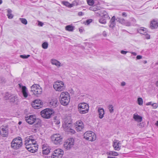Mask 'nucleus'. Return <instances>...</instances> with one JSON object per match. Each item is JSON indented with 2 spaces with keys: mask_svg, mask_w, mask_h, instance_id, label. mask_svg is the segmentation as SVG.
<instances>
[{
  "mask_svg": "<svg viewBox=\"0 0 158 158\" xmlns=\"http://www.w3.org/2000/svg\"><path fill=\"white\" fill-rule=\"evenodd\" d=\"M23 145L22 140L20 137L14 138L11 143V148L17 150L21 148Z\"/></svg>",
  "mask_w": 158,
  "mask_h": 158,
  "instance_id": "nucleus-1",
  "label": "nucleus"
},
{
  "mask_svg": "<svg viewBox=\"0 0 158 158\" xmlns=\"http://www.w3.org/2000/svg\"><path fill=\"white\" fill-rule=\"evenodd\" d=\"M97 13L101 17L99 19L100 23L102 24H105L106 23V20L110 19L107 12L105 10L98 11Z\"/></svg>",
  "mask_w": 158,
  "mask_h": 158,
  "instance_id": "nucleus-2",
  "label": "nucleus"
},
{
  "mask_svg": "<svg viewBox=\"0 0 158 158\" xmlns=\"http://www.w3.org/2000/svg\"><path fill=\"white\" fill-rule=\"evenodd\" d=\"M89 106L88 104L85 102L79 103L78 106L79 113L81 114L87 113L89 110Z\"/></svg>",
  "mask_w": 158,
  "mask_h": 158,
  "instance_id": "nucleus-3",
  "label": "nucleus"
},
{
  "mask_svg": "<svg viewBox=\"0 0 158 158\" xmlns=\"http://www.w3.org/2000/svg\"><path fill=\"white\" fill-rule=\"evenodd\" d=\"M53 87L55 90L58 92L64 90L65 87L64 82L61 81H57L55 82Z\"/></svg>",
  "mask_w": 158,
  "mask_h": 158,
  "instance_id": "nucleus-4",
  "label": "nucleus"
},
{
  "mask_svg": "<svg viewBox=\"0 0 158 158\" xmlns=\"http://www.w3.org/2000/svg\"><path fill=\"white\" fill-rule=\"evenodd\" d=\"M52 141L55 144H60L62 141V137L59 134H55L51 136Z\"/></svg>",
  "mask_w": 158,
  "mask_h": 158,
  "instance_id": "nucleus-5",
  "label": "nucleus"
},
{
  "mask_svg": "<svg viewBox=\"0 0 158 158\" xmlns=\"http://www.w3.org/2000/svg\"><path fill=\"white\" fill-rule=\"evenodd\" d=\"M84 138L87 140L93 141L96 139V135L94 133L90 131H87L83 135Z\"/></svg>",
  "mask_w": 158,
  "mask_h": 158,
  "instance_id": "nucleus-6",
  "label": "nucleus"
},
{
  "mask_svg": "<svg viewBox=\"0 0 158 158\" xmlns=\"http://www.w3.org/2000/svg\"><path fill=\"white\" fill-rule=\"evenodd\" d=\"M53 113L52 110L48 108H46L40 112V115L42 117L45 118H49Z\"/></svg>",
  "mask_w": 158,
  "mask_h": 158,
  "instance_id": "nucleus-7",
  "label": "nucleus"
},
{
  "mask_svg": "<svg viewBox=\"0 0 158 158\" xmlns=\"http://www.w3.org/2000/svg\"><path fill=\"white\" fill-rule=\"evenodd\" d=\"M74 140L73 138L67 139L64 142V148L67 149H70L72 148L74 144Z\"/></svg>",
  "mask_w": 158,
  "mask_h": 158,
  "instance_id": "nucleus-8",
  "label": "nucleus"
},
{
  "mask_svg": "<svg viewBox=\"0 0 158 158\" xmlns=\"http://www.w3.org/2000/svg\"><path fill=\"white\" fill-rule=\"evenodd\" d=\"M32 138V136H31L29 137H26L25 138V145L27 149H29V147L33 145L34 143H36L35 140Z\"/></svg>",
  "mask_w": 158,
  "mask_h": 158,
  "instance_id": "nucleus-9",
  "label": "nucleus"
},
{
  "mask_svg": "<svg viewBox=\"0 0 158 158\" xmlns=\"http://www.w3.org/2000/svg\"><path fill=\"white\" fill-rule=\"evenodd\" d=\"M45 141L44 140L42 139V149H43V154L44 155H47L50 152V148L48 146L46 143H45Z\"/></svg>",
  "mask_w": 158,
  "mask_h": 158,
  "instance_id": "nucleus-10",
  "label": "nucleus"
},
{
  "mask_svg": "<svg viewBox=\"0 0 158 158\" xmlns=\"http://www.w3.org/2000/svg\"><path fill=\"white\" fill-rule=\"evenodd\" d=\"M64 153L63 151L60 149H57L54 150L52 155V158H61Z\"/></svg>",
  "mask_w": 158,
  "mask_h": 158,
  "instance_id": "nucleus-11",
  "label": "nucleus"
},
{
  "mask_svg": "<svg viewBox=\"0 0 158 158\" xmlns=\"http://www.w3.org/2000/svg\"><path fill=\"white\" fill-rule=\"evenodd\" d=\"M36 117L35 115H29L25 117L26 121L30 124H33L36 120Z\"/></svg>",
  "mask_w": 158,
  "mask_h": 158,
  "instance_id": "nucleus-12",
  "label": "nucleus"
},
{
  "mask_svg": "<svg viewBox=\"0 0 158 158\" xmlns=\"http://www.w3.org/2000/svg\"><path fill=\"white\" fill-rule=\"evenodd\" d=\"M39 85L36 84L33 85L31 87V91L33 92L34 94L37 97L39 96Z\"/></svg>",
  "mask_w": 158,
  "mask_h": 158,
  "instance_id": "nucleus-13",
  "label": "nucleus"
},
{
  "mask_svg": "<svg viewBox=\"0 0 158 158\" xmlns=\"http://www.w3.org/2000/svg\"><path fill=\"white\" fill-rule=\"evenodd\" d=\"M62 126L64 130L66 131H68L72 127V123L70 121H65L63 123Z\"/></svg>",
  "mask_w": 158,
  "mask_h": 158,
  "instance_id": "nucleus-14",
  "label": "nucleus"
},
{
  "mask_svg": "<svg viewBox=\"0 0 158 158\" xmlns=\"http://www.w3.org/2000/svg\"><path fill=\"white\" fill-rule=\"evenodd\" d=\"M76 126V129L77 131H81L84 127L83 123L81 120L77 121Z\"/></svg>",
  "mask_w": 158,
  "mask_h": 158,
  "instance_id": "nucleus-15",
  "label": "nucleus"
},
{
  "mask_svg": "<svg viewBox=\"0 0 158 158\" xmlns=\"http://www.w3.org/2000/svg\"><path fill=\"white\" fill-rule=\"evenodd\" d=\"M50 62L52 64L55 65L57 68H59L60 67L62 66L63 65V64H62L59 61L54 59H51L50 60Z\"/></svg>",
  "mask_w": 158,
  "mask_h": 158,
  "instance_id": "nucleus-16",
  "label": "nucleus"
},
{
  "mask_svg": "<svg viewBox=\"0 0 158 158\" xmlns=\"http://www.w3.org/2000/svg\"><path fill=\"white\" fill-rule=\"evenodd\" d=\"M20 88L21 89L22 91L24 97L25 98L27 97L28 94L27 93V89L25 86H22L21 84H19Z\"/></svg>",
  "mask_w": 158,
  "mask_h": 158,
  "instance_id": "nucleus-17",
  "label": "nucleus"
},
{
  "mask_svg": "<svg viewBox=\"0 0 158 158\" xmlns=\"http://www.w3.org/2000/svg\"><path fill=\"white\" fill-rule=\"evenodd\" d=\"M70 100V98H65L60 99L61 104L63 106H66L68 104Z\"/></svg>",
  "mask_w": 158,
  "mask_h": 158,
  "instance_id": "nucleus-18",
  "label": "nucleus"
},
{
  "mask_svg": "<svg viewBox=\"0 0 158 158\" xmlns=\"http://www.w3.org/2000/svg\"><path fill=\"white\" fill-rule=\"evenodd\" d=\"M36 145L35 143L33 144L32 146H31L29 147V149H27L29 151L32 153L35 152L38 150V145Z\"/></svg>",
  "mask_w": 158,
  "mask_h": 158,
  "instance_id": "nucleus-19",
  "label": "nucleus"
},
{
  "mask_svg": "<svg viewBox=\"0 0 158 158\" xmlns=\"http://www.w3.org/2000/svg\"><path fill=\"white\" fill-rule=\"evenodd\" d=\"M120 142V141L116 140L113 143V147L115 150L119 151L120 149V146H119L121 144Z\"/></svg>",
  "mask_w": 158,
  "mask_h": 158,
  "instance_id": "nucleus-20",
  "label": "nucleus"
},
{
  "mask_svg": "<svg viewBox=\"0 0 158 158\" xmlns=\"http://www.w3.org/2000/svg\"><path fill=\"white\" fill-rule=\"evenodd\" d=\"M116 19L115 17L114 16L111 18L109 22V27H110L113 28L115 27L116 25L115 20Z\"/></svg>",
  "mask_w": 158,
  "mask_h": 158,
  "instance_id": "nucleus-21",
  "label": "nucleus"
},
{
  "mask_svg": "<svg viewBox=\"0 0 158 158\" xmlns=\"http://www.w3.org/2000/svg\"><path fill=\"white\" fill-rule=\"evenodd\" d=\"M158 26V22L155 20H153L151 22L150 28L152 29L156 28Z\"/></svg>",
  "mask_w": 158,
  "mask_h": 158,
  "instance_id": "nucleus-22",
  "label": "nucleus"
},
{
  "mask_svg": "<svg viewBox=\"0 0 158 158\" xmlns=\"http://www.w3.org/2000/svg\"><path fill=\"white\" fill-rule=\"evenodd\" d=\"M11 102L14 103L15 104H17L19 102V100L18 98V97L16 96L11 95L9 99Z\"/></svg>",
  "mask_w": 158,
  "mask_h": 158,
  "instance_id": "nucleus-23",
  "label": "nucleus"
},
{
  "mask_svg": "<svg viewBox=\"0 0 158 158\" xmlns=\"http://www.w3.org/2000/svg\"><path fill=\"white\" fill-rule=\"evenodd\" d=\"M133 118L135 121L138 122H141L142 120V117L138 115L137 113H135L133 114Z\"/></svg>",
  "mask_w": 158,
  "mask_h": 158,
  "instance_id": "nucleus-24",
  "label": "nucleus"
},
{
  "mask_svg": "<svg viewBox=\"0 0 158 158\" xmlns=\"http://www.w3.org/2000/svg\"><path fill=\"white\" fill-rule=\"evenodd\" d=\"M58 102L56 99H52L49 103V106L50 107H55L57 106Z\"/></svg>",
  "mask_w": 158,
  "mask_h": 158,
  "instance_id": "nucleus-25",
  "label": "nucleus"
},
{
  "mask_svg": "<svg viewBox=\"0 0 158 158\" xmlns=\"http://www.w3.org/2000/svg\"><path fill=\"white\" fill-rule=\"evenodd\" d=\"M67 97L70 98L69 93L67 92H63L60 95V99L65 98Z\"/></svg>",
  "mask_w": 158,
  "mask_h": 158,
  "instance_id": "nucleus-26",
  "label": "nucleus"
},
{
  "mask_svg": "<svg viewBox=\"0 0 158 158\" xmlns=\"http://www.w3.org/2000/svg\"><path fill=\"white\" fill-rule=\"evenodd\" d=\"M98 111L99 113V118L101 119L102 118L104 114V110L102 108H99L98 109Z\"/></svg>",
  "mask_w": 158,
  "mask_h": 158,
  "instance_id": "nucleus-27",
  "label": "nucleus"
},
{
  "mask_svg": "<svg viewBox=\"0 0 158 158\" xmlns=\"http://www.w3.org/2000/svg\"><path fill=\"white\" fill-rule=\"evenodd\" d=\"M74 28V26L71 25H69L66 26L65 27V29L66 31H73Z\"/></svg>",
  "mask_w": 158,
  "mask_h": 158,
  "instance_id": "nucleus-28",
  "label": "nucleus"
},
{
  "mask_svg": "<svg viewBox=\"0 0 158 158\" xmlns=\"http://www.w3.org/2000/svg\"><path fill=\"white\" fill-rule=\"evenodd\" d=\"M138 31L141 34L144 35L147 33V29L146 28L141 27L138 30Z\"/></svg>",
  "mask_w": 158,
  "mask_h": 158,
  "instance_id": "nucleus-29",
  "label": "nucleus"
},
{
  "mask_svg": "<svg viewBox=\"0 0 158 158\" xmlns=\"http://www.w3.org/2000/svg\"><path fill=\"white\" fill-rule=\"evenodd\" d=\"M7 16L8 18L9 19H11L13 18V15L11 13L12 12V10L10 9H8L7 10Z\"/></svg>",
  "mask_w": 158,
  "mask_h": 158,
  "instance_id": "nucleus-30",
  "label": "nucleus"
},
{
  "mask_svg": "<svg viewBox=\"0 0 158 158\" xmlns=\"http://www.w3.org/2000/svg\"><path fill=\"white\" fill-rule=\"evenodd\" d=\"M106 154L108 155L112 156H118V153L114 151H110L109 152H107Z\"/></svg>",
  "mask_w": 158,
  "mask_h": 158,
  "instance_id": "nucleus-31",
  "label": "nucleus"
},
{
  "mask_svg": "<svg viewBox=\"0 0 158 158\" xmlns=\"http://www.w3.org/2000/svg\"><path fill=\"white\" fill-rule=\"evenodd\" d=\"M89 10L93 11H96L99 10V8L98 6H93L89 7Z\"/></svg>",
  "mask_w": 158,
  "mask_h": 158,
  "instance_id": "nucleus-32",
  "label": "nucleus"
},
{
  "mask_svg": "<svg viewBox=\"0 0 158 158\" xmlns=\"http://www.w3.org/2000/svg\"><path fill=\"white\" fill-rule=\"evenodd\" d=\"M116 20L119 23H121L122 24H124L125 22V20L124 19H121L119 18H117L116 19Z\"/></svg>",
  "mask_w": 158,
  "mask_h": 158,
  "instance_id": "nucleus-33",
  "label": "nucleus"
},
{
  "mask_svg": "<svg viewBox=\"0 0 158 158\" xmlns=\"http://www.w3.org/2000/svg\"><path fill=\"white\" fill-rule=\"evenodd\" d=\"M62 3L64 6L69 7H72V5L67 2L63 1L62 2Z\"/></svg>",
  "mask_w": 158,
  "mask_h": 158,
  "instance_id": "nucleus-34",
  "label": "nucleus"
},
{
  "mask_svg": "<svg viewBox=\"0 0 158 158\" xmlns=\"http://www.w3.org/2000/svg\"><path fill=\"white\" fill-rule=\"evenodd\" d=\"M42 47L43 48L46 49L48 48V44L47 42H44L42 45Z\"/></svg>",
  "mask_w": 158,
  "mask_h": 158,
  "instance_id": "nucleus-35",
  "label": "nucleus"
},
{
  "mask_svg": "<svg viewBox=\"0 0 158 158\" xmlns=\"http://www.w3.org/2000/svg\"><path fill=\"white\" fill-rule=\"evenodd\" d=\"M19 19L22 23L25 25H26L27 24V21L26 19L20 18Z\"/></svg>",
  "mask_w": 158,
  "mask_h": 158,
  "instance_id": "nucleus-36",
  "label": "nucleus"
},
{
  "mask_svg": "<svg viewBox=\"0 0 158 158\" xmlns=\"http://www.w3.org/2000/svg\"><path fill=\"white\" fill-rule=\"evenodd\" d=\"M31 105L35 109H39L40 107L39 104H35L34 103H32Z\"/></svg>",
  "mask_w": 158,
  "mask_h": 158,
  "instance_id": "nucleus-37",
  "label": "nucleus"
},
{
  "mask_svg": "<svg viewBox=\"0 0 158 158\" xmlns=\"http://www.w3.org/2000/svg\"><path fill=\"white\" fill-rule=\"evenodd\" d=\"M138 103L139 105H142L143 104V100L142 98H138Z\"/></svg>",
  "mask_w": 158,
  "mask_h": 158,
  "instance_id": "nucleus-38",
  "label": "nucleus"
},
{
  "mask_svg": "<svg viewBox=\"0 0 158 158\" xmlns=\"http://www.w3.org/2000/svg\"><path fill=\"white\" fill-rule=\"evenodd\" d=\"M88 4L90 6H92L94 3L93 0H87Z\"/></svg>",
  "mask_w": 158,
  "mask_h": 158,
  "instance_id": "nucleus-39",
  "label": "nucleus"
},
{
  "mask_svg": "<svg viewBox=\"0 0 158 158\" xmlns=\"http://www.w3.org/2000/svg\"><path fill=\"white\" fill-rule=\"evenodd\" d=\"M109 110L110 113L113 112L114 111L113 107L112 105H109L108 106Z\"/></svg>",
  "mask_w": 158,
  "mask_h": 158,
  "instance_id": "nucleus-40",
  "label": "nucleus"
},
{
  "mask_svg": "<svg viewBox=\"0 0 158 158\" xmlns=\"http://www.w3.org/2000/svg\"><path fill=\"white\" fill-rule=\"evenodd\" d=\"M92 21V19H89L86 20L85 22H84V23L85 25H88Z\"/></svg>",
  "mask_w": 158,
  "mask_h": 158,
  "instance_id": "nucleus-41",
  "label": "nucleus"
},
{
  "mask_svg": "<svg viewBox=\"0 0 158 158\" xmlns=\"http://www.w3.org/2000/svg\"><path fill=\"white\" fill-rule=\"evenodd\" d=\"M11 96V95L10 94L8 93H6L5 94V98L6 99H10Z\"/></svg>",
  "mask_w": 158,
  "mask_h": 158,
  "instance_id": "nucleus-42",
  "label": "nucleus"
},
{
  "mask_svg": "<svg viewBox=\"0 0 158 158\" xmlns=\"http://www.w3.org/2000/svg\"><path fill=\"white\" fill-rule=\"evenodd\" d=\"M72 7L74 6H77L78 5V2L77 0L73 1L72 4H71Z\"/></svg>",
  "mask_w": 158,
  "mask_h": 158,
  "instance_id": "nucleus-43",
  "label": "nucleus"
},
{
  "mask_svg": "<svg viewBox=\"0 0 158 158\" xmlns=\"http://www.w3.org/2000/svg\"><path fill=\"white\" fill-rule=\"evenodd\" d=\"M30 55H20V57L23 59H27L28 58Z\"/></svg>",
  "mask_w": 158,
  "mask_h": 158,
  "instance_id": "nucleus-44",
  "label": "nucleus"
},
{
  "mask_svg": "<svg viewBox=\"0 0 158 158\" xmlns=\"http://www.w3.org/2000/svg\"><path fill=\"white\" fill-rule=\"evenodd\" d=\"M123 25L127 26H130L131 25V23L129 22L125 21Z\"/></svg>",
  "mask_w": 158,
  "mask_h": 158,
  "instance_id": "nucleus-45",
  "label": "nucleus"
},
{
  "mask_svg": "<svg viewBox=\"0 0 158 158\" xmlns=\"http://www.w3.org/2000/svg\"><path fill=\"white\" fill-rule=\"evenodd\" d=\"M2 135L3 137H6L8 134V131L6 130H5L4 132H2Z\"/></svg>",
  "mask_w": 158,
  "mask_h": 158,
  "instance_id": "nucleus-46",
  "label": "nucleus"
},
{
  "mask_svg": "<svg viewBox=\"0 0 158 158\" xmlns=\"http://www.w3.org/2000/svg\"><path fill=\"white\" fill-rule=\"evenodd\" d=\"M158 106V105L156 103H154L152 104V106L154 109H156L157 108Z\"/></svg>",
  "mask_w": 158,
  "mask_h": 158,
  "instance_id": "nucleus-47",
  "label": "nucleus"
},
{
  "mask_svg": "<svg viewBox=\"0 0 158 158\" xmlns=\"http://www.w3.org/2000/svg\"><path fill=\"white\" fill-rule=\"evenodd\" d=\"M54 123L56 125H58L60 123V121L59 120H57V119H55V120L54 121Z\"/></svg>",
  "mask_w": 158,
  "mask_h": 158,
  "instance_id": "nucleus-48",
  "label": "nucleus"
},
{
  "mask_svg": "<svg viewBox=\"0 0 158 158\" xmlns=\"http://www.w3.org/2000/svg\"><path fill=\"white\" fill-rule=\"evenodd\" d=\"M67 132H71V133H72V134H74L75 133V131L74 130H73V129L72 128V127H71L70 129L69 130V131H68Z\"/></svg>",
  "mask_w": 158,
  "mask_h": 158,
  "instance_id": "nucleus-49",
  "label": "nucleus"
},
{
  "mask_svg": "<svg viewBox=\"0 0 158 158\" xmlns=\"http://www.w3.org/2000/svg\"><path fill=\"white\" fill-rule=\"evenodd\" d=\"M39 102H40V100H38V99H36V100H34V101L32 103H35V104H39Z\"/></svg>",
  "mask_w": 158,
  "mask_h": 158,
  "instance_id": "nucleus-50",
  "label": "nucleus"
},
{
  "mask_svg": "<svg viewBox=\"0 0 158 158\" xmlns=\"http://www.w3.org/2000/svg\"><path fill=\"white\" fill-rule=\"evenodd\" d=\"M145 37L147 39H149L150 38V35L148 34L147 33H146L145 34H144Z\"/></svg>",
  "mask_w": 158,
  "mask_h": 158,
  "instance_id": "nucleus-51",
  "label": "nucleus"
},
{
  "mask_svg": "<svg viewBox=\"0 0 158 158\" xmlns=\"http://www.w3.org/2000/svg\"><path fill=\"white\" fill-rule=\"evenodd\" d=\"M128 52V51H125L124 50H122L120 52L122 54H124V55L126 54H127V52Z\"/></svg>",
  "mask_w": 158,
  "mask_h": 158,
  "instance_id": "nucleus-52",
  "label": "nucleus"
},
{
  "mask_svg": "<svg viewBox=\"0 0 158 158\" xmlns=\"http://www.w3.org/2000/svg\"><path fill=\"white\" fill-rule=\"evenodd\" d=\"M142 56L140 55H138L137 56H136V59L137 60H139L141 59L142 58Z\"/></svg>",
  "mask_w": 158,
  "mask_h": 158,
  "instance_id": "nucleus-53",
  "label": "nucleus"
},
{
  "mask_svg": "<svg viewBox=\"0 0 158 158\" xmlns=\"http://www.w3.org/2000/svg\"><path fill=\"white\" fill-rule=\"evenodd\" d=\"M102 35H103V36H104V37H106L107 36V33H106V31H103V33H102Z\"/></svg>",
  "mask_w": 158,
  "mask_h": 158,
  "instance_id": "nucleus-54",
  "label": "nucleus"
},
{
  "mask_svg": "<svg viewBox=\"0 0 158 158\" xmlns=\"http://www.w3.org/2000/svg\"><path fill=\"white\" fill-rule=\"evenodd\" d=\"M126 85V83L124 81H123V82H122L121 83V85L122 86H124L125 85Z\"/></svg>",
  "mask_w": 158,
  "mask_h": 158,
  "instance_id": "nucleus-55",
  "label": "nucleus"
},
{
  "mask_svg": "<svg viewBox=\"0 0 158 158\" xmlns=\"http://www.w3.org/2000/svg\"><path fill=\"white\" fill-rule=\"evenodd\" d=\"M122 15L123 17H126L127 16V14L126 12H123L122 13Z\"/></svg>",
  "mask_w": 158,
  "mask_h": 158,
  "instance_id": "nucleus-56",
  "label": "nucleus"
},
{
  "mask_svg": "<svg viewBox=\"0 0 158 158\" xmlns=\"http://www.w3.org/2000/svg\"><path fill=\"white\" fill-rule=\"evenodd\" d=\"M2 132H4V131H5V130H6V128H5L4 127H2Z\"/></svg>",
  "mask_w": 158,
  "mask_h": 158,
  "instance_id": "nucleus-57",
  "label": "nucleus"
},
{
  "mask_svg": "<svg viewBox=\"0 0 158 158\" xmlns=\"http://www.w3.org/2000/svg\"><path fill=\"white\" fill-rule=\"evenodd\" d=\"M131 21H132L134 23H136V20L135 19H134L133 18H131Z\"/></svg>",
  "mask_w": 158,
  "mask_h": 158,
  "instance_id": "nucleus-58",
  "label": "nucleus"
},
{
  "mask_svg": "<svg viewBox=\"0 0 158 158\" xmlns=\"http://www.w3.org/2000/svg\"><path fill=\"white\" fill-rule=\"evenodd\" d=\"M152 102H148V103H146V105L147 106H149V105H152Z\"/></svg>",
  "mask_w": 158,
  "mask_h": 158,
  "instance_id": "nucleus-59",
  "label": "nucleus"
},
{
  "mask_svg": "<svg viewBox=\"0 0 158 158\" xmlns=\"http://www.w3.org/2000/svg\"><path fill=\"white\" fill-rule=\"evenodd\" d=\"M130 52L134 56H136L137 55V53L135 52Z\"/></svg>",
  "mask_w": 158,
  "mask_h": 158,
  "instance_id": "nucleus-60",
  "label": "nucleus"
},
{
  "mask_svg": "<svg viewBox=\"0 0 158 158\" xmlns=\"http://www.w3.org/2000/svg\"><path fill=\"white\" fill-rule=\"evenodd\" d=\"M79 16H82L83 15V13L81 12H79L78 13Z\"/></svg>",
  "mask_w": 158,
  "mask_h": 158,
  "instance_id": "nucleus-61",
  "label": "nucleus"
},
{
  "mask_svg": "<svg viewBox=\"0 0 158 158\" xmlns=\"http://www.w3.org/2000/svg\"><path fill=\"white\" fill-rule=\"evenodd\" d=\"M43 103L41 101H40V108L41 107V106H43Z\"/></svg>",
  "mask_w": 158,
  "mask_h": 158,
  "instance_id": "nucleus-62",
  "label": "nucleus"
},
{
  "mask_svg": "<svg viewBox=\"0 0 158 158\" xmlns=\"http://www.w3.org/2000/svg\"><path fill=\"white\" fill-rule=\"evenodd\" d=\"M155 85L156 86L158 87V81L156 82Z\"/></svg>",
  "mask_w": 158,
  "mask_h": 158,
  "instance_id": "nucleus-63",
  "label": "nucleus"
},
{
  "mask_svg": "<svg viewBox=\"0 0 158 158\" xmlns=\"http://www.w3.org/2000/svg\"><path fill=\"white\" fill-rule=\"evenodd\" d=\"M107 158H117L115 157H110V156H108Z\"/></svg>",
  "mask_w": 158,
  "mask_h": 158,
  "instance_id": "nucleus-64",
  "label": "nucleus"
}]
</instances>
